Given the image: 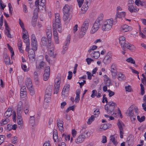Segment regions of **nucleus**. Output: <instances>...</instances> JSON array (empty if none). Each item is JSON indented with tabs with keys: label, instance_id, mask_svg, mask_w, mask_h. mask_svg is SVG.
Wrapping results in <instances>:
<instances>
[{
	"label": "nucleus",
	"instance_id": "nucleus-32",
	"mask_svg": "<svg viewBox=\"0 0 146 146\" xmlns=\"http://www.w3.org/2000/svg\"><path fill=\"white\" fill-rule=\"evenodd\" d=\"M22 41L20 40L18 41L17 44L19 49V50L20 52L21 53H23V50L22 49Z\"/></svg>",
	"mask_w": 146,
	"mask_h": 146
},
{
	"label": "nucleus",
	"instance_id": "nucleus-42",
	"mask_svg": "<svg viewBox=\"0 0 146 146\" xmlns=\"http://www.w3.org/2000/svg\"><path fill=\"white\" fill-rule=\"evenodd\" d=\"M69 44H67L66 43H65V44L63 48L64 50L62 52L63 54H64L65 53V51L67 50Z\"/></svg>",
	"mask_w": 146,
	"mask_h": 146
},
{
	"label": "nucleus",
	"instance_id": "nucleus-31",
	"mask_svg": "<svg viewBox=\"0 0 146 146\" xmlns=\"http://www.w3.org/2000/svg\"><path fill=\"white\" fill-rule=\"evenodd\" d=\"M34 115L33 116H30L29 123L33 127L35 123V118Z\"/></svg>",
	"mask_w": 146,
	"mask_h": 146
},
{
	"label": "nucleus",
	"instance_id": "nucleus-12",
	"mask_svg": "<svg viewBox=\"0 0 146 146\" xmlns=\"http://www.w3.org/2000/svg\"><path fill=\"white\" fill-rule=\"evenodd\" d=\"M101 25V24L95 21L92 28L90 33L91 34H93L96 32L98 30Z\"/></svg>",
	"mask_w": 146,
	"mask_h": 146
},
{
	"label": "nucleus",
	"instance_id": "nucleus-41",
	"mask_svg": "<svg viewBox=\"0 0 146 146\" xmlns=\"http://www.w3.org/2000/svg\"><path fill=\"white\" fill-rule=\"evenodd\" d=\"M110 140L115 145H116L117 143L116 141L115 140V138L114 135H111L110 137Z\"/></svg>",
	"mask_w": 146,
	"mask_h": 146
},
{
	"label": "nucleus",
	"instance_id": "nucleus-18",
	"mask_svg": "<svg viewBox=\"0 0 146 146\" xmlns=\"http://www.w3.org/2000/svg\"><path fill=\"white\" fill-rule=\"evenodd\" d=\"M12 111V110L11 108H9L7 109L4 114L6 118H8L11 115Z\"/></svg>",
	"mask_w": 146,
	"mask_h": 146
},
{
	"label": "nucleus",
	"instance_id": "nucleus-34",
	"mask_svg": "<svg viewBox=\"0 0 146 146\" xmlns=\"http://www.w3.org/2000/svg\"><path fill=\"white\" fill-rule=\"evenodd\" d=\"M9 121V119L8 118L3 119L0 122V126L7 124Z\"/></svg>",
	"mask_w": 146,
	"mask_h": 146
},
{
	"label": "nucleus",
	"instance_id": "nucleus-39",
	"mask_svg": "<svg viewBox=\"0 0 146 146\" xmlns=\"http://www.w3.org/2000/svg\"><path fill=\"white\" fill-rule=\"evenodd\" d=\"M46 65V64L45 62L43 61H42L40 62L38 64V68H40L41 69H43L44 66Z\"/></svg>",
	"mask_w": 146,
	"mask_h": 146
},
{
	"label": "nucleus",
	"instance_id": "nucleus-4",
	"mask_svg": "<svg viewBox=\"0 0 146 146\" xmlns=\"http://www.w3.org/2000/svg\"><path fill=\"white\" fill-rule=\"evenodd\" d=\"M53 89V87L52 85L49 86L46 88L44 96L45 100L47 101H49L50 99V96L52 94Z\"/></svg>",
	"mask_w": 146,
	"mask_h": 146
},
{
	"label": "nucleus",
	"instance_id": "nucleus-58",
	"mask_svg": "<svg viewBox=\"0 0 146 146\" xmlns=\"http://www.w3.org/2000/svg\"><path fill=\"white\" fill-rule=\"evenodd\" d=\"M77 1L78 3L79 7H81L83 3L84 0H77Z\"/></svg>",
	"mask_w": 146,
	"mask_h": 146
},
{
	"label": "nucleus",
	"instance_id": "nucleus-21",
	"mask_svg": "<svg viewBox=\"0 0 146 146\" xmlns=\"http://www.w3.org/2000/svg\"><path fill=\"white\" fill-rule=\"evenodd\" d=\"M129 28H130V27L128 25H125L122 27L121 30V31L123 32H127L129 31Z\"/></svg>",
	"mask_w": 146,
	"mask_h": 146
},
{
	"label": "nucleus",
	"instance_id": "nucleus-59",
	"mask_svg": "<svg viewBox=\"0 0 146 146\" xmlns=\"http://www.w3.org/2000/svg\"><path fill=\"white\" fill-rule=\"evenodd\" d=\"M6 5L3 4V2L1 0H0V9L4 10V8L5 7Z\"/></svg>",
	"mask_w": 146,
	"mask_h": 146
},
{
	"label": "nucleus",
	"instance_id": "nucleus-62",
	"mask_svg": "<svg viewBox=\"0 0 146 146\" xmlns=\"http://www.w3.org/2000/svg\"><path fill=\"white\" fill-rule=\"evenodd\" d=\"M27 92H20V97L22 98H24L27 96Z\"/></svg>",
	"mask_w": 146,
	"mask_h": 146
},
{
	"label": "nucleus",
	"instance_id": "nucleus-14",
	"mask_svg": "<svg viewBox=\"0 0 146 146\" xmlns=\"http://www.w3.org/2000/svg\"><path fill=\"white\" fill-rule=\"evenodd\" d=\"M129 10L131 13H136L139 11V9L137 8L135 4H129L128 5Z\"/></svg>",
	"mask_w": 146,
	"mask_h": 146
},
{
	"label": "nucleus",
	"instance_id": "nucleus-25",
	"mask_svg": "<svg viewBox=\"0 0 146 146\" xmlns=\"http://www.w3.org/2000/svg\"><path fill=\"white\" fill-rule=\"evenodd\" d=\"M103 16L102 14L100 15L96 21L102 24L103 22Z\"/></svg>",
	"mask_w": 146,
	"mask_h": 146
},
{
	"label": "nucleus",
	"instance_id": "nucleus-54",
	"mask_svg": "<svg viewBox=\"0 0 146 146\" xmlns=\"http://www.w3.org/2000/svg\"><path fill=\"white\" fill-rule=\"evenodd\" d=\"M86 74L88 75V78L90 80H91L92 78V76H93V74H92L90 72H87Z\"/></svg>",
	"mask_w": 146,
	"mask_h": 146
},
{
	"label": "nucleus",
	"instance_id": "nucleus-20",
	"mask_svg": "<svg viewBox=\"0 0 146 146\" xmlns=\"http://www.w3.org/2000/svg\"><path fill=\"white\" fill-rule=\"evenodd\" d=\"M70 85L67 84L65 85L63 88L62 94L64 95V93L68 92L69 90Z\"/></svg>",
	"mask_w": 146,
	"mask_h": 146
},
{
	"label": "nucleus",
	"instance_id": "nucleus-27",
	"mask_svg": "<svg viewBox=\"0 0 146 146\" xmlns=\"http://www.w3.org/2000/svg\"><path fill=\"white\" fill-rule=\"evenodd\" d=\"M30 106L28 104L25 105L24 107V111L25 114H27L29 111Z\"/></svg>",
	"mask_w": 146,
	"mask_h": 146
},
{
	"label": "nucleus",
	"instance_id": "nucleus-17",
	"mask_svg": "<svg viewBox=\"0 0 146 146\" xmlns=\"http://www.w3.org/2000/svg\"><path fill=\"white\" fill-rule=\"evenodd\" d=\"M47 40H48V38H47L46 37L43 36L40 42V45L41 46H46Z\"/></svg>",
	"mask_w": 146,
	"mask_h": 146
},
{
	"label": "nucleus",
	"instance_id": "nucleus-29",
	"mask_svg": "<svg viewBox=\"0 0 146 146\" xmlns=\"http://www.w3.org/2000/svg\"><path fill=\"white\" fill-rule=\"evenodd\" d=\"M85 4V3H84L83 6L81 9V10L83 11V13H85L86 11L88 9L89 7L88 5Z\"/></svg>",
	"mask_w": 146,
	"mask_h": 146
},
{
	"label": "nucleus",
	"instance_id": "nucleus-3",
	"mask_svg": "<svg viewBox=\"0 0 146 146\" xmlns=\"http://www.w3.org/2000/svg\"><path fill=\"white\" fill-rule=\"evenodd\" d=\"M70 7L68 4H66L63 8V19L64 21H69L68 19L70 16Z\"/></svg>",
	"mask_w": 146,
	"mask_h": 146
},
{
	"label": "nucleus",
	"instance_id": "nucleus-1",
	"mask_svg": "<svg viewBox=\"0 0 146 146\" xmlns=\"http://www.w3.org/2000/svg\"><path fill=\"white\" fill-rule=\"evenodd\" d=\"M117 106V104L113 102H108L105 106V109L107 113L109 114H112V112H114V109Z\"/></svg>",
	"mask_w": 146,
	"mask_h": 146
},
{
	"label": "nucleus",
	"instance_id": "nucleus-43",
	"mask_svg": "<svg viewBox=\"0 0 146 146\" xmlns=\"http://www.w3.org/2000/svg\"><path fill=\"white\" fill-rule=\"evenodd\" d=\"M53 138L54 142H56V140L58 139V136L57 131H55L53 133Z\"/></svg>",
	"mask_w": 146,
	"mask_h": 146
},
{
	"label": "nucleus",
	"instance_id": "nucleus-35",
	"mask_svg": "<svg viewBox=\"0 0 146 146\" xmlns=\"http://www.w3.org/2000/svg\"><path fill=\"white\" fill-rule=\"evenodd\" d=\"M118 78L119 80L121 81H122L123 80L125 79V77L124 76L123 74L120 73L118 74Z\"/></svg>",
	"mask_w": 146,
	"mask_h": 146
},
{
	"label": "nucleus",
	"instance_id": "nucleus-47",
	"mask_svg": "<svg viewBox=\"0 0 146 146\" xmlns=\"http://www.w3.org/2000/svg\"><path fill=\"white\" fill-rule=\"evenodd\" d=\"M37 21V17H34L32 21V25L33 27H35L36 25Z\"/></svg>",
	"mask_w": 146,
	"mask_h": 146
},
{
	"label": "nucleus",
	"instance_id": "nucleus-6",
	"mask_svg": "<svg viewBox=\"0 0 146 146\" xmlns=\"http://www.w3.org/2000/svg\"><path fill=\"white\" fill-rule=\"evenodd\" d=\"M117 125L119 131L120 137L122 139L123 138L124 134L123 127L125 126L124 125L122 121L119 120L117 123Z\"/></svg>",
	"mask_w": 146,
	"mask_h": 146
},
{
	"label": "nucleus",
	"instance_id": "nucleus-7",
	"mask_svg": "<svg viewBox=\"0 0 146 146\" xmlns=\"http://www.w3.org/2000/svg\"><path fill=\"white\" fill-rule=\"evenodd\" d=\"M112 59V54L110 52L108 53L104 57L103 62L105 64H109Z\"/></svg>",
	"mask_w": 146,
	"mask_h": 146
},
{
	"label": "nucleus",
	"instance_id": "nucleus-22",
	"mask_svg": "<svg viewBox=\"0 0 146 146\" xmlns=\"http://www.w3.org/2000/svg\"><path fill=\"white\" fill-rule=\"evenodd\" d=\"M25 84L27 88L28 87L32 86V82L31 79L29 78H27L26 80Z\"/></svg>",
	"mask_w": 146,
	"mask_h": 146
},
{
	"label": "nucleus",
	"instance_id": "nucleus-56",
	"mask_svg": "<svg viewBox=\"0 0 146 146\" xmlns=\"http://www.w3.org/2000/svg\"><path fill=\"white\" fill-rule=\"evenodd\" d=\"M92 94L91 95V97L92 98H94L95 96H96L97 94V91L95 90H93L92 91Z\"/></svg>",
	"mask_w": 146,
	"mask_h": 146
},
{
	"label": "nucleus",
	"instance_id": "nucleus-60",
	"mask_svg": "<svg viewBox=\"0 0 146 146\" xmlns=\"http://www.w3.org/2000/svg\"><path fill=\"white\" fill-rule=\"evenodd\" d=\"M45 0H42L40 2V4L39 5L41 6L42 7H45Z\"/></svg>",
	"mask_w": 146,
	"mask_h": 146
},
{
	"label": "nucleus",
	"instance_id": "nucleus-36",
	"mask_svg": "<svg viewBox=\"0 0 146 146\" xmlns=\"http://www.w3.org/2000/svg\"><path fill=\"white\" fill-rule=\"evenodd\" d=\"M47 46L49 50L52 49V48H54V44L51 43V40H50V42L48 40V44Z\"/></svg>",
	"mask_w": 146,
	"mask_h": 146
},
{
	"label": "nucleus",
	"instance_id": "nucleus-57",
	"mask_svg": "<svg viewBox=\"0 0 146 146\" xmlns=\"http://www.w3.org/2000/svg\"><path fill=\"white\" fill-rule=\"evenodd\" d=\"M108 92L109 93V96L110 97H112L115 94V92L111 91L110 90H108Z\"/></svg>",
	"mask_w": 146,
	"mask_h": 146
},
{
	"label": "nucleus",
	"instance_id": "nucleus-19",
	"mask_svg": "<svg viewBox=\"0 0 146 146\" xmlns=\"http://www.w3.org/2000/svg\"><path fill=\"white\" fill-rule=\"evenodd\" d=\"M100 53L98 51L93 52L91 54V57L95 59L98 58L100 57Z\"/></svg>",
	"mask_w": 146,
	"mask_h": 146
},
{
	"label": "nucleus",
	"instance_id": "nucleus-52",
	"mask_svg": "<svg viewBox=\"0 0 146 146\" xmlns=\"http://www.w3.org/2000/svg\"><path fill=\"white\" fill-rule=\"evenodd\" d=\"M106 95L105 94H104L103 96L102 100V102L103 103H104L105 102L106 103H108L107 100V98L106 97Z\"/></svg>",
	"mask_w": 146,
	"mask_h": 146
},
{
	"label": "nucleus",
	"instance_id": "nucleus-13",
	"mask_svg": "<svg viewBox=\"0 0 146 146\" xmlns=\"http://www.w3.org/2000/svg\"><path fill=\"white\" fill-rule=\"evenodd\" d=\"M90 22V20L88 19H86L85 20L82 24L81 28V31H87L89 27V23Z\"/></svg>",
	"mask_w": 146,
	"mask_h": 146
},
{
	"label": "nucleus",
	"instance_id": "nucleus-44",
	"mask_svg": "<svg viewBox=\"0 0 146 146\" xmlns=\"http://www.w3.org/2000/svg\"><path fill=\"white\" fill-rule=\"evenodd\" d=\"M62 137L64 138L66 141H69L70 140V136L69 135H66L63 133L62 135Z\"/></svg>",
	"mask_w": 146,
	"mask_h": 146
},
{
	"label": "nucleus",
	"instance_id": "nucleus-40",
	"mask_svg": "<svg viewBox=\"0 0 146 146\" xmlns=\"http://www.w3.org/2000/svg\"><path fill=\"white\" fill-rule=\"evenodd\" d=\"M127 112V115L129 116L133 115L134 114L133 111L131 109V107L129 108Z\"/></svg>",
	"mask_w": 146,
	"mask_h": 146
},
{
	"label": "nucleus",
	"instance_id": "nucleus-8",
	"mask_svg": "<svg viewBox=\"0 0 146 146\" xmlns=\"http://www.w3.org/2000/svg\"><path fill=\"white\" fill-rule=\"evenodd\" d=\"M31 46L33 50H36L37 49V43L35 36L34 34L31 36Z\"/></svg>",
	"mask_w": 146,
	"mask_h": 146
},
{
	"label": "nucleus",
	"instance_id": "nucleus-33",
	"mask_svg": "<svg viewBox=\"0 0 146 146\" xmlns=\"http://www.w3.org/2000/svg\"><path fill=\"white\" fill-rule=\"evenodd\" d=\"M119 43L120 44L121 47L123 48V50H124L125 51V48H126V45L127 44V43H125V40L124 41H119Z\"/></svg>",
	"mask_w": 146,
	"mask_h": 146
},
{
	"label": "nucleus",
	"instance_id": "nucleus-53",
	"mask_svg": "<svg viewBox=\"0 0 146 146\" xmlns=\"http://www.w3.org/2000/svg\"><path fill=\"white\" fill-rule=\"evenodd\" d=\"M22 68L25 72H27L29 71L28 68H27V66L25 64H22L21 65Z\"/></svg>",
	"mask_w": 146,
	"mask_h": 146
},
{
	"label": "nucleus",
	"instance_id": "nucleus-15",
	"mask_svg": "<svg viewBox=\"0 0 146 146\" xmlns=\"http://www.w3.org/2000/svg\"><path fill=\"white\" fill-rule=\"evenodd\" d=\"M46 33L48 40H49V41L50 42V41L51 40L52 36L51 28V27H47L46 30Z\"/></svg>",
	"mask_w": 146,
	"mask_h": 146
},
{
	"label": "nucleus",
	"instance_id": "nucleus-51",
	"mask_svg": "<svg viewBox=\"0 0 146 146\" xmlns=\"http://www.w3.org/2000/svg\"><path fill=\"white\" fill-rule=\"evenodd\" d=\"M35 54H34V53L33 54H28V57L30 59L32 60L33 59L35 60Z\"/></svg>",
	"mask_w": 146,
	"mask_h": 146
},
{
	"label": "nucleus",
	"instance_id": "nucleus-48",
	"mask_svg": "<svg viewBox=\"0 0 146 146\" xmlns=\"http://www.w3.org/2000/svg\"><path fill=\"white\" fill-rule=\"evenodd\" d=\"M126 61L128 62H130L133 64H134L135 63V61L131 57L127 59Z\"/></svg>",
	"mask_w": 146,
	"mask_h": 146
},
{
	"label": "nucleus",
	"instance_id": "nucleus-2",
	"mask_svg": "<svg viewBox=\"0 0 146 146\" xmlns=\"http://www.w3.org/2000/svg\"><path fill=\"white\" fill-rule=\"evenodd\" d=\"M113 19H111L107 20L104 21L102 26V30L105 31L110 30L113 25Z\"/></svg>",
	"mask_w": 146,
	"mask_h": 146
},
{
	"label": "nucleus",
	"instance_id": "nucleus-23",
	"mask_svg": "<svg viewBox=\"0 0 146 146\" xmlns=\"http://www.w3.org/2000/svg\"><path fill=\"white\" fill-rule=\"evenodd\" d=\"M57 125L58 127L59 128V129L60 130H63V121L59 119L58 120H57Z\"/></svg>",
	"mask_w": 146,
	"mask_h": 146
},
{
	"label": "nucleus",
	"instance_id": "nucleus-49",
	"mask_svg": "<svg viewBox=\"0 0 146 146\" xmlns=\"http://www.w3.org/2000/svg\"><path fill=\"white\" fill-rule=\"evenodd\" d=\"M5 137L3 135H0V145L4 142Z\"/></svg>",
	"mask_w": 146,
	"mask_h": 146
},
{
	"label": "nucleus",
	"instance_id": "nucleus-9",
	"mask_svg": "<svg viewBox=\"0 0 146 146\" xmlns=\"http://www.w3.org/2000/svg\"><path fill=\"white\" fill-rule=\"evenodd\" d=\"M50 68L49 66L46 67L44 68L43 75V79L44 81H47L49 79L50 75Z\"/></svg>",
	"mask_w": 146,
	"mask_h": 146
},
{
	"label": "nucleus",
	"instance_id": "nucleus-45",
	"mask_svg": "<svg viewBox=\"0 0 146 146\" xmlns=\"http://www.w3.org/2000/svg\"><path fill=\"white\" fill-rule=\"evenodd\" d=\"M54 48H52V49L48 50V53L50 57H53L54 56Z\"/></svg>",
	"mask_w": 146,
	"mask_h": 146
},
{
	"label": "nucleus",
	"instance_id": "nucleus-38",
	"mask_svg": "<svg viewBox=\"0 0 146 146\" xmlns=\"http://www.w3.org/2000/svg\"><path fill=\"white\" fill-rule=\"evenodd\" d=\"M17 123L19 125V127L20 128H22V124H23V121L22 119H17Z\"/></svg>",
	"mask_w": 146,
	"mask_h": 146
},
{
	"label": "nucleus",
	"instance_id": "nucleus-16",
	"mask_svg": "<svg viewBox=\"0 0 146 146\" xmlns=\"http://www.w3.org/2000/svg\"><path fill=\"white\" fill-rule=\"evenodd\" d=\"M125 15V13L124 12H117L116 14V17L114 20L115 22H117V18H121L122 17H124Z\"/></svg>",
	"mask_w": 146,
	"mask_h": 146
},
{
	"label": "nucleus",
	"instance_id": "nucleus-64",
	"mask_svg": "<svg viewBox=\"0 0 146 146\" xmlns=\"http://www.w3.org/2000/svg\"><path fill=\"white\" fill-rule=\"evenodd\" d=\"M86 61L88 64H90L92 61H93L94 60L91 58H88L86 59Z\"/></svg>",
	"mask_w": 146,
	"mask_h": 146
},
{
	"label": "nucleus",
	"instance_id": "nucleus-55",
	"mask_svg": "<svg viewBox=\"0 0 146 146\" xmlns=\"http://www.w3.org/2000/svg\"><path fill=\"white\" fill-rule=\"evenodd\" d=\"M126 48L129 50H131L134 48V46L130 44H127L126 46Z\"/></svg>",
	"mask_w": 146,
	"mask_h": 146
},
{
	"label": "nucleus",
	"instance_id": "nucleus-46",
	"mask_svg": "<svg viewBox=\"0 0 146 146\" xmlns=\"http://www.w3.org/2000/svg\"><path fill=\"white\" fill-rule=\"evenodd\" d=\"M59 14L58 13L56 14L55 15V21L54 22H61L60 19L59 17Z\"/></svg>",
	"mask_w": 146,
	"mask_h": 146
},
{
	"label": "nucleus",
	"instance_id": "nucleus-50",
	"mask_svg": "<svg viewBox=\"0 0 146 146\" xmlns=\"http://www.w3.org/2000/svg\"><path fill=\"white\" fill-rule=\"evenodd\" d=\"M86 31H82L81 30V31L80 32V35L79 36V38H82L84 35L85 34V33L86 32Z\"/></svg>",
	"mask_w": 146,
	"mask_h": 146
},
{
	"label": "nucleus",
	"instance_id": "nucleus-10",
	"mask_svg": "<svg viewBox=\"0 0 146 146\" xmlns=\"http://www.w3.org/2000/svg\"><path fill=\"white\" fill-rule=\"evenodd\" d=\"M60 78L59 77L58 78H56L55 80V84H54V94H57L59 91V88L60 87Z\"/></svg>",
	"mask_w": 146,
	"mask_h": 146
},
{
	"label": "nucleus",
	"instance_id": "nucleus-63",
	"mask_svg": "<svg viewBox=\"0 0 146 146\" xmlns=\"http://www.w3.org/2000/svg\"><path fill=\"white\" fill-rule=\"evenodd\" d=\"M70 35H68L67 37L65 43H66L67 44L70 43Z\"/></svg>",
	"mask_w": 146,
	"mask_h": 146
},
{
	"label": "nucleus",
	"instance_id": "nucleus-11",
	"mask_svg": "<svg viewBox=\"0 0 146 146\" xmlns=\"http://www.w3.org/2000/svg\"><path fill=\"white\" fill-rule=\"evenodd\" d=\"M53 30H58V31L59 33H61L62 31V29L61 26V22H54L53 24Z\"/></svg>",
	"mask_w": 146,
	"mask_h": 146
},
{
	"label": "nucleus",
	"instance_id": "nucleus-5",
	"mask_svg": "<svg viewBox=\"0 0 146 146\" xmlns=\"http://www.w3.org/2000/svg\"><path fill=\"white\" fill-rule=\"evenodd\" d=\"M88 132L82 133L76 139V143L77 144L82 143L86 138L88 137L87 134Z\"/></svg>",
	"mask_w": 146,
	"mask_h": 146
},
{
	"label": "nucleus",
	"instance_id": "nucleus-26",
	"mask_svg": "<svg viewBox=\"0 0 146 146\" xmlns=\"http://www.w3.org/2000/svg\"><path fill=\"white\" fill-rule=\"evenodd\" d=\"M111 126V124L109 123L104 124L101 125L100 128H103L104 130H106L110 127Z\"/></svg>",
	"mask_w": 146,
	"mask_h": 146
},
{
	"label": "nucleus",
	"instance_id": "nucleus-24",
	"mask_svg": "<svg viewBox=\"0 0 146 146\" xmlns=\"http://www.w3.org/2000/svg\"><path fill=\"white\" fill-rule=\"evenodd\" d=\"M4 61L5 64L6 65H8L11 64L10 57L7 54H6L5 56Z\"/></svg>",
	"mask_w": 146,
	"mask_h": 146
},
{
	"label": "nucleus",
	"instance_id": "nucleus-37",
	"mask_svg": "<svg viewBox=\"0 0 146 146\" xmlns=\"http://www.w3.org/2000/svg\"><path fill=\"white\" fill-rule=\"evenodd\" d=\"M39 8L36 7L34 11V17H37L38 16V12L39 11Z\"/></svg>",
	"mask_w": 146,
	"mask_h": 146
},
{
	"label": "nucleus",
	"instance_id": "nucleus-61",
	"mask_svg": "<svg viewBox=\"0 0 146 146\" xmlns=\"http://www.w3.org/2000/svg\"><path fill=\"white\" fill-rule=\"evenodd\" d=\"M26 51L27 52H29L30 50L29 48L30 46V42H28L26 43Z\"/></svg>",
	"mask_w": 146,
	"mask_h": 146
},
{
	"label": "nucleus",
	"instance_id": "nucleus-30",
	"mask_svg": "<svg viewBox=\"0 0 146 146\" xmlns=\"http://www.w3.org/2000/svg\"><path fill=\"white\" fill-rule=\"evenodd\" d=\"M112 77L113 78H115L117 75V68L111 69Z\"/></svg>",
	"mask_w": 146,
	"mask_h": 146
},
{
	"label": "nucleus",
	"instance_id": "nucleus-28",
	"mask_svg": "<svg viewBox=\"0 0 146 146\" xmlns=\"http://www.w3.org/2000/svg\"><path fill=\"white\" fill-rule=\"evenodd\" d=\"M27 88L29 90L30 95L31 96L35 94V92L34 89L33 87V85L28 87Z\"/></svg>",
	"mask_w": 146,
	"mask_h": 146
}]
</instances>
